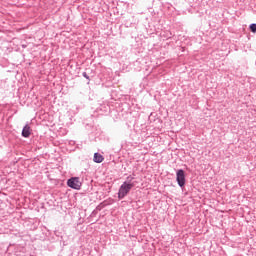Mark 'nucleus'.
<instances>
[{
  "label": "nucleus",
  "mask_w": 256,
  "mask_h": 256,
  "mask_svg": "<svg viewBox=\"0 0 256 256\" xmlns=\"http://www.w3.org/2000/svg\"><path fill=\"white\" fill-rule=\"evenodd\" d=\"M127 181H125L124 183L130 184V185H135V182H133V179H135L133 176H128Z\"/></svg>",
  "instance_id": "423d86ee"
},
{
  "label": "nucleus",
  "mask_w": 256,
  "mask_h": 256,
  "mask_svg": "<svg viewBox=\"0 0 256 256\" xmlns=\"http://www.w3.org/2000/svg\"><path fill=\"white\" fill-rule=\"evenodd\" d=\"M82 75L85 79H87L88 81H91V78H89V75H87V72H83Z\"/></svg>",
  "instance_id": "6e6552de"
},
{
  "label": "nucleus",
  "mask_w": 256,
  "mask_h": 256,
  "mask_svg": "<svg viewBox=\"0 0 256 256\" xmlns=\"http://www.w3.org/2000/svg\"><path fill=\"white\" fill-rule=\"evenodd\" d=\"M104 159L105 158L103 157V155H101L99 153L94 154V163H103Z\"/></svg>",
  "instance_id": "39448f33"
},
{
  "label": "nucleus",
  "mask_w": 256,
  "mask_h": 256,
  "mask_svg": "<svg viewBox=\"0 0 256 256\" xmlns=\"http://www.w3.org/2000/svg\"><path fill=\"white\" fill-rule=\"evenodd\" d=\"M31 136V127L26 124L22 129V137L28 138Z\"/></svg>",
  "instance_id": "20e7f679"
},
{
  "label": "nucleus",
  "mask_w": 256,
  "mask_h": 256,
  "mask_svg": "<svg viewBox=\"0 0 256 256\" xmlns=\"http://www.w3.org/2000/svg\"><path fill=\"white\" fill-rule=\"evenodd\" d=\"M133 187H135V184H127V182H123L118 191V199H125Z\"/></svg>",
  "instance_id": "f257e3e1"
},
{
  "label": "nucleus",
  "mask_w": 256,
  "mask_h": 256,
  "mask_svg": "<svg viewBox=\"0 0 256 256\" xmlns=\"http://www.w3.org/2000/svg\"><path fill=\"white\" fill-rule=\"evenodd\" d=\"M250 30L252 33H256V24L255 23L250 25Z\"/></svg>",
  "instance_id": "0eeeda50"
},
{
  "label": "nucleus",
  "mask_w": 256,
  "mask_h": 256,
  "mask_svg": "<svg viewBox=\"0 0 256 256\" xmlns=\"http://www.w3.org/2000/svg\"><path fill=\"white\" fill-rule=\"evenodd\" d=\"M67 185L71 189H75L76 191H79V189H81L82 184H81V181L79 180V177H72L68 179Z\"/></svg>",
  "instance_id": "f03ea898"
},
{
  "label": "nucleus",
  "mask_w": 256,
  "mask_h": 256,
  "mask_svg": "<svg viewBox=\"0 0 256 256\" xmlns=\"http://www.w3.org/2000/svg\"><path fill=\"white\" fill-rule=\"evenodd\" d=\"M176 181L179 185V187H181L183 189V187H185V170L183 169H179L176 172Z\"/></svg>",
  "instance_id": "7ed1b4c3"
}]
</instances>
